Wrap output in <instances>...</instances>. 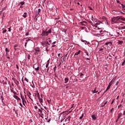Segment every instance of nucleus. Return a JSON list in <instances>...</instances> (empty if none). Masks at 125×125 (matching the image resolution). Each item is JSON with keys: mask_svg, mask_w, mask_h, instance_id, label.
<instances>
[{"mask_svg": "<svg viewBox=\"0 0 125 125\" xmlns=\"http://www.w3.org/2000/svg\"><path fill=\"white\" fill-rule=\"evenodd\" d=\"M52 32V30H51V28L48 29V30L47 29H46L45 30H42L41 35L42 37H47L49 34H51Z\"/></svg>", "mask_w": 125, "mask_h": 125, "instance_id": "nucleus-1", "label": "nucleus"}, {"mask_svg": "<svg viewBox=\"0 0 125 125\" xmlns=\"http://www.w3.org/2000/svg\"><path fill=\"white\" fill-rule=\"evenodd\" d=\"M41 44H42V46H43V47H45V48H48V45H47L48 44V41L46 40L41 42Z\"/></svg>", "mask_w": 125, "mask_h": 125, "instance_id": "nucleus-2", "label": "nucleus"}, {"mask_svg": "<svg viewBox=\"0 0 125 125\" xmlns=\"http://www.w3.org/2000/svg\"><path fill=\"white\" fill-rule=\"evenodd\" d=\"M111 20L112 22H114V23H118V22H119V19L118 17L112 18Z\"/></svg>", "mask_w": 125, "mask_h": 125, "instance_id": "nucleus-3", "label": "nucleus"}, {"mask_svg": "<svg viewBox=\"0 0 125 125\" xmlns=\"http://www.w3.org/2000/svg\"><path fill=\"white\" fill-rule=\"evenodd\" d=\"M113 83H114V81L113 80H111L106 88V90H109V89H110V87H111V85L113 84Z\"/></svg>", "mask_w": 125, "mask_h": 125, "instance_id": "nucleus-4", "label": "nucleus"}, {"mask_svg": "<svg viewBox=\"0 0 125 125\" xmlns=\"http://www.w3.org/2000/svg\"><path fill=\"white\" fill-rule=\"evenodd\" d=\"M118 21H121L122 20L123 21H125V18L123 17L122 16H118Z\"/></svg>", "mask_w": 125, "mask_h": 125, "instance_id": "nucleus-5", "label": "nucleus"}, {"mask_svg": "<svg viewBox=\"0 0 125 125\" xmlns=\"http://www.w3.org/2000/svg\"><path fill=\"white\" fill-rule=\"evenodd\" d=\"M92 92L93 94H94V93H97V92H98V89L96 87L94 90H92Z\"/></svg>", "mask_w": 125, "mask_h": 125, "instance_id": "nucleus-6", "label": "nucleus"}, {"mask_svg": "<svg viewBox=\"0 0 125 125\" xmlns=\"http://www.w3.org/2000/svg\"><path fill=\"white\" fill-rule=\"evenodd\" d=\"M13 80H14V82L17 85H18L19 84V81H18L16 79H14V78H12Z\"/></svg>", "mask_w": 125, "mask_h": 125, "instance_id": "nucleus-7", "label": "nucleus"}, {"mask_svg": "<svg viewBox=\"0 0 125 125\" xmlns=\"http://www.w3.org/2000/svg\"><path fill=\"white\" fill-rule=\"evenodd\" d=\"M27 16H28V13H27L26 12H25L22 15V17L23 18H26V17H27Z\"/></svg>", "mask_w": 125, "mask_h": 125, "instance_id": "nucleus-8", "label": "nucleus"}, {"mask_svg": "<svg viewBox=\"0 0 125 125\" xmlns=\"http://www.w3.org/2000/svg\"><path fill=\"white\" fill-rule=\"evenodd\" d=\"M14 98H15L17 100H19V101L21 100V99H20V98H19L18 96L14 95Z\"/></svg>", "mask_w": 125, "mask_h": 125, "instance_id": "nucleus-9", "label": "nucleus"}, {"mask_svg": "<svg viewBox=\"0 0 125 125\" xmlns=\"http://www.w3.org/2000/svg\"><path fill=\"white\" fill-rule=\"evenodd\" d=\"M94 27H95V28H96V30H101V28H99V27H98L97 25H96V24H94Z\"/></svg>", "mask_w": 125, "mask_h": 125, "instance_id": "nucleus-10", "label": "nucleus"}, {"mask_svg": "<svg viewBox=\"0 0 125 125\" xmlns=\"http://www.w3.org/2000/svg\"><path fill=\"white\" fill-rule=\"evenodd\" d=\"M21 98L22 100V102H24V101H25V102L26 103V100H25L24 97H23V96H22V94L21 93Z\"/></svg>", "mask_w": 125, "mask_h": 125, "instance_id": "nucleus-11", "label": "nucleus"}, {"mask_svg": "<svg viewBox=\"0 0 125 125\" xmlns=\"http://www.w3.org/2000/svg\"><path fill=\"white\" fill-rule=\"evenodd\" d=\"M35 51H36L37 52H40V51H41V50H40V48H39V47L35 48Z\"/></svg>", "mask_w": 125, "mask_h": 125, "instance_id": "nucleus-12", "label": "nucleus"}, {"mask_svg": "<svg viewBox=\"0 0 125 125\" xmlns=\"http://www.w3.org/2000/svg\"><path fill=\"white\" fill-rule=\"evenodd\" d=\"M68 82H69V78H65L64 79V83H68Z\"/></svg>", "mask_w": 125, "mask_h": 125, "instance_id": "nucleus-13", "label": "nucleus"}, {"mask_svg": "<svg viewBox=\"0 0 125 125\" xmlns=\"http://www.w3.org/2000/svg\"><path fill=\"white\" fill-rule=\"evenodd\" d=\"M33 67L34 69H35V71H39V70H40V67H39V66L37 68H35V65H33Z\"/></svg>", "mask_w": 125, "mask_h": 125, "instance_id": "nucleus-14", "label": "nucleus"}, {"mask_svg": "<svg viewBox=\"0 0 125 125\" xmlns=\"http://www.w3.org/2000/svg\"><path fill=\"white\" fill-rule=\"evenodd\" d=\"M20 4L21 5H24V4H25V2H24V1L20 2L19 3L18 5H20Z\"/></svg>", "mask_w": 125, "mask_h": 125, "instance_id": "nucleus-15", "label": "nucleus"}, {"mask_svg": "<svg viewBox=\"0 0 125 125\" xmlns=\"http://www.w3.org/2000/svg\"><path fill=\"white\" fill-rule=\"evenodd\" d=\"M35 96L38 97V98H40V93L39 92L35 93Z\"/></svg>", "mask_w": 125, "mask_h": 125, "instance_id": "nucleus-16", "label": "nucleus"}, {"mask_svg": "<svg viewBox=\"0 0 125 125\" xmlns=\"http://www.w3.org/2000/svg\"><path fill=\"white\" fill-rule=\"evenodd\" d=\"M47 101L49 104H50V102H51V99H50V98H48Z\"/></svg>", "mask_w": 125, "mask_h": 125, "instance_id": "nucleus-17", "label": "nucleus"}, {"mask_svg": "<svg viewBox=\"0 0 125 125\" xmlns=\"http://www.w3.org/2000/svg\"><path fill=\"white\" fill-rule=\"evenodd\" d=\"M49 63H50L49 60H48L47 61V64H46V68L48 67V65H49Z\"/></svg>", "mask_w": 125, "mask_h": 125, "instance_id": "nucleus-18", "label": "nucleus"}, {"mask_svg": "<svg viewBox=\"0 0 125 125\" xmlns=\"http://www.w3.org/2000/svg\"><path fill=\"white\" fill-rule=\"evenodd\" d=\"M123 43H124V41H118V43L119 44H122Z\"/></svg>", "mask_w": 125, "mask_h": 125, "instance_id": "nucleus-19", "label": "nucleus"}, {"mask_svg": "<svg viewBox=\"0 0 125 125\" xmlns=\"http://www.w3.org/2000/svg\"><path fill=\"white\" fill-rule=\"evenodd\" d=\"M92 119H93V120H94L95 121V120H96V116H95V115H92Z\"/></svg>", "mask_w": 125, "mask_h": 125, "instance_id": "nucleus-20", "label": "nucleus"}, {"mask_svg": "<svg viewBox=\"0 0 125 125\" xmlns=\"http://www.w3.org/2000/svg\"><path fill=\"white\" fill-rule=\"evenodd\" d=\"M123 115V114H122V113H120L118 115V120H119V119H120V118H121V116Z\"/></svg>", "mask_w": 125, "mask_h": 125, "instance_id": "nucleus-21", "label": "nucleus"}, {"mask_svg": "<svg viewBox=\"0 0 125 125\" xmlns=\"http://www.w3.org/2000/svg\"><path fill=\"white\" fill-rule=\"evenodd\" d=\"M46 120L48 123H49V122H50V121H51V118L48 119V117H47V118H46Z\"/></svg>", "mask_w": 125, "mask_h": 125, "instance_id": "nucleus-22", "label": "nucleus"}, {"mask_svg": "<svg viewBox=\"0 0 125 125\" xmlns=\"http://www.w3.org/2000/svg\"><path fill=\"white\" fill-rule=\"evenodd\" d=\"M84 52V53H85L86 54V55L88 56V57H89V55L88 54V52H87V51H86V50H85Z\"/></svg>", "mask_w": 125, "mask_h": 125, "instance_id": "nucleus-23", "label": "nucleus"}, {"mask_svg": "<svg viewBox=\"0 0 125 125\" xmlns=\"http://www.w3.org/2000/svg\"><path fill=\"white\" fill-rule=\"evenodd\" d=\"M68 120V122H70L71 121V116H69L66 119H65V121H67Z\"/></svg>", "mask_w": 125, "mask_h": 125, "instance_id": "nucleus-24", "label": "nucleus"}, {"mask_svg": "<svg viewBox=\"0 0 125 125\" xmlns=\"http://www.w3.org/2000/svg\"><path fill=\"white\" fill-rule=\"evenodd\" d=\"M106 48H104V47H101V49H99V51H102V50H104V49H105Z\"/></svg>", "mask_w": 125, "mask_h": 125, "instance_id": "nucleus-25", "label": "nucleus"}, {"mask_svg": "<svg viewBox=\"0 0 125 125\" xmlns=\"http://www.w3.org/2000/svg\"><path fill=\"white\" fill-rule=\"evenodd\" d=\"M80 52H81V50H79L78 52L75 53L74 55H79Z\"/></svg>", "mask_w": 125, "mask_h": 125, "instance_id": "nucleus-26", "label": "nucleus"}, {"mask_svg": "<svg viewBox=\"0 0 125 125\" xmlns=\"http://www.w3.org/2000/svg\"><path fill=\"white\" fill-rule=\"evenodd\" d=\"M5 51L6 52V54H7V52H9L10 50L7 48H5Z\"/></svg>", "mask_w": 125, "mask_h": 125, "instance_id": "nucleus-27", "label": "nucleus"}, {"mask_svg": "<svg viewBox=\"0 0 125 125\" xmlns=\"http://www.w3.org/2000/svg\"><path fill=\"white\" fill-rule=\"evenodd\" d=\"M83 116H84V114H82V116L79 118L80 120H82V119H83Z\"/></svg>", "mask_w": 125, "mask_h": 125, "instance_id": "nucleus-28", "label": "nucleus"}, {"mask_svg": "<svg viewBox=\"0 0 125 125\" xmlns=\"http://www.w3.org/2000/svg\"><path fill=\"white\" fill-rule=\"evenodd\" d=\"M100 30H99L98 32H99V33L100 34H103V31H102V28H101V29H99Z\"/></svg>", "mask_w": 125, "mask_h": 125, "instance_id": "nucleus-29", "label": "nucleus"}, {"mask_svg": "<svg viewBox=\"0 0 125 125\" xmlns=\"http://www.w3.org/2000/svg\"><path fill=\"white\" fill-rule=\"evenodd\" d=\"M37 13L40 14V13H41V9H38Z\"/></svg>", "mask_w": 125, "mask_h": 125, "instance_id": "nucleus-30", "label": "nucleus"}, {"mask_svg": "<svg viewBox=\"0 0 125 125\" xmlns=\"http://www.w3.org/2000/svg\"><path fill=\"white\" fill-rule=\"evenodd\" d=\"M7 31V30L6 29L3 30L2 34H4V33H6Z\"/></svg>", "mask_w": 125, "mask_h": 125, "instance_id": "nucleus-31", "label": "nucleus"}, {"mask_svg": "<svg viewBox=\"0 0 125 125\" xmlns=\"http://www.w3.org/2000/svg\"><path fill=\"white\" fill-rule=\"evenodd\" d=\"M27 96H28V97H30V96H31V93H30L29 92H28Z\"/></svg>", "mask_w": 125, "mask_h": 125, "instance_id": "nucleus-32", "label": "nucleus"}, {"mask_svg": "<svg viewBox=\"0 0 125 125\" xmlns=\"http://www.w3.org/2000/svg\"><path fill=\"white\" fill-rule=\"evenodd\" d=\"M81 42H87V41H84L83 39H81Z\"/></svg>", "mask_w": 125, "mask_h": 125, "instance_id": "nucleus-33", "label": "nucleus"}, {"mask_svg": "<svg viewBox=\"0 0 125 125\" xmlns=\"http://www.w3.org/2000/svg\"><path fill=\"white\" fill-rule=\"evenodd\" d=\"M0 98H1V101L4 100V98H3V96H1L0 97Z\"/></svg>", "mask_w": 125, "mask_h": 125, "instance_id": "nucleus-34", "label": "nucleus"}, {"mask_svg": "<svg viewBox=\"0 0 125 125\" xmlns=\"http://www.w3.org/2000/svg\"><path fill=\"white\" fill-rule=\"evenodd\" d=\"M53 70H54V72H55V71H56V65H55V67H54Z\"/></svg>", "mask_w": 125, "mask_h": 125, "instance_id": "nucleus-35", "label": "nucleus"}, {"mask_svg": "<svg viewBox=\"0 0 125 125\" xmlns=\"http://www.w3.org/2000/svg\"><path fill=\"white\" fill-rule=\"evenodd\" d=\"M39 111L40 114H42V109H41L40 108H39Z\"/></svg>", "mask_w": 125, "mask_h": 125, "instance_id": "nucleus-36", "label": "nucleus"}, {"mask_svg": "<svg viewBox=\"0 0 125 125\" xmlns=\"http://www.w3.org/2000/svg\"><path fill=\"white\" fill-rule=\"evenodd\" d=\"M100 23L101 22H97L95 25H96V26H98V25H100Z\"/></svg>", "mask_w": 125, "mask_h": 125, "instance_id": "nucleus-37", "label": "nucleus"}, {"mask_svg": "<svg viewBox=\"0 0 125 125\" xmlns=\"http://www.w3.org/2000/svg\"><path fill=\"white\" fill-rule=\"evenodd\" d=\"M84 23H85V21H83V22H81V23L82 25H83L84 26V24H83Z\"/></svg>", "mask_w": 125, "mask_h": 125, "instance_id": "nucleus-38", "label": "nucleus"}, {"mask_svg": "<svg viewBox=\"0 0 125 125\" xmlns=\"http://www.w3.org/2000/svg\"><path fill=\"white\" fill-rule=\"evenodd\" d=\"M39 15H40V14H39V13L38 14V13L36 12V14L35 15V17L37 18L38 17V16Z\"/></svg>", "mask_w": 125, "mask_h": 125, "instance_id": "nucleus-39", "label": "nucleus"}, {"mask_svg": "<svg viewBox=\"0 0 125 125\" xmlns=\"http://www.w3.org/2000/svg\"><path fill=\"white\" fill-rule=\"evenodd\" d=\"M125 60L124 61V62L122 63V66H125Z\"/></svg>", "mask_w": 125, "mask_h": 125, "instance_id": "nucleus-40", "label": "nucleus"}, {"mask_svg": "<svg viewBox=\"0 0 125 125\" xmlns=\"http://www.w3.org/2000/svg\"><path fill=\"white\" fill-rule=\"evenodd\" d=\"M24 80L26 81L27 83H29V80L27 79L26 78H25Z\"/></svg>", "mask_w": 125, "mask_h": 125, "instance_id": "nucleus-41", "label": "nucleus"}, {"mask_svg": "<svg viewBox=\"0 0 125 125\" xmlns=\"http://www.w3.org/2000/svg\"><path fill=\"white\" fill-rule=\"evenodd\" d=\"M27 43H28V42H25L24 46H25V48H26V47H27Z\"/></svg>", "mask_w": 125, "mask_h": 125, "instance_id": "nucleus-42", "label": "nucleus"}, {"mask_svg": "<svg viewBox=\"0 0 125 125\" xmlns=\"http://www.w3.org/2000/svg\"><path fill=\"white\" fill-rule=\"evenodd\" d=\"M30 57H31V56H30V55H28L27 58H28V60H29Z\"/></svg>", "mask_w": 125, "mask_h": 125, "instance_id": "nucleus-43", "label": "nucleus"}, {"mask_svg": "<svg viewBox=\"0 0 125 125\" xmlns=\"http://www.w3.org/2000/svg\"><path fill=\"white\" fill-rule=\"evenodd\" d=\"M109 59L111 60L112 59V56H111V55H109Z\"/></svg>", "mask_w": 125, "mask_h": 125, "instance_id": "nucleus-44", "label": "nucleus"}, {"mask_svg": "<svg viewBox=\"0 0 125 125\" xmlns=\"http://www.w3.org/2000/svg\"><path fill=\"white\" fill-rule=\"evenodd\" d=\"M8 32H11V27L8 28Z\"/></svg>", "mask_w": 125, "mask_h": 125, "instance_id": "nucleus-45", "label": "nucleus"}, {"mask_svg": "<svg viewBox=\"0 0 125 125\" xmlns=\"http://www.w3.org/2000/svg\"><path fill=\"white\" fill-rule=\"evenodd\" d=\"M123 29H124L123 27H120L119 28V30H123Z\"/></svg>", "mask_w": 125, "mask_h": 125, "instance_id": "nucleus-46", "label": "nucleus"}, {"mask_svg": "<svg viewBox=\"0 0 125 125\" xmlns=\"http://www.w3.org/2000/svg\"><path fill=\"white\" fill-rule=\"evenodd\" d=\"M10 90H11V92H13V93L15 91H14L13 89H10Z\"/></svg>", "mask_w": 125, "mask_h": 125, "instance_id": "nucleus-47", "label": "nucleus"}, {"mask_svg": "<svg viewBox=\"0 0 125 125\" xmlns=\"http://www.w3.org/2000/svg\"><path fill=\"white\" fill-rule=\"evenodd\" d=\"M16 66L17 69H18V70L19 69V66H18V65L16 64Z\"/></svg>", "mask_w": 125, "mask_h": 125, "instance_id": "nucleus-48", "label": "nucleus"}, {"mask_svg": "<svg viewBox=\"0 0 125 125\" xmlns=\"http://www.w3.org/2000/svg\"><path fill=\"white\" fill-rule=\"evenodd\" d=\"M114 110V108H112L110 110V113H113V110Z\"/></svg>", "mask_w": 125, "mask_h": 125, "instance_id": "nucleus-49", "label": "nucleus"}, {"mask_svg": "<svg viewBox=\"0 0 125 125\" xmlns=\"http://www.w3.org/2000/svg\"><path fill=\"white\" fill-rule=\"evenodd\" d=\"M115 102V99L113 100V101L111 102V104H113Z\"/></svg>", "mask_w": 125, "mask_h": 125, "instance_id": "nucleus-50", "label": "nucleus"}, {"mask_svg": "<svg viewBox=\"0 0 125 125\" xmlns=\"http://www.w3.org/2000/svg\"><path fill=\"white\" fill-rule=\"evenodd\" d=\"M35 55H38V54H39V53H38V52H36L35 53H34Z\"/></svg>", "mask_w": 125, "mask_h": 125, "instance_id": "nucleus-51", "label": "nucleus"}, {"mask_svg": "<svg viewBox=\"0 0 125 125\" xmlns=\"http://www.w3.org/2000/svg\"><path fill=\"white\" fill-rule=\"evenodd\" d=\"M25 36H29V32H27V33L25 34Z\"/></svg>", "mask_w": 125, "mask_h": 125, "instance_id": "nucleus-52", "label": "nucleus"}, {"mask_svg": "<svg viewBox=\"0 0 125 125\" xmlns=\"http://www.w3.org/2000/svg\"><path fill=\"white\" fill-rule=\"evenodd\" d=\"M122 107V104H120L118 106V108H121Z\"/></svg>", "mask_w": 125, "mask_h": 125, "instance_id": "nucleus-53", "label": "nucleus"}, {"mask_svg": "<svg viewBox=\"0 0 125 125\" xmlns=\"http://www.w3.org/2000/svg\"><path fill=\"white\" fill-rule=\"evenodd\" d=\"M39 102H40V103H42V100H40L39 101Z\"/></svg>", "mask_w": 125, "mask_h": 125, "instance_id": "nucleus-54", "label": "nucleus"}, {"mask_svg": "<svg viewBox=\"0 0 125 125\" xmlns=\"http://www.w3.org/2000/svg\"><path fill=\"white\" fill-rule=\"evenodd\" d=\"M20 106H21V107H23V105L21 103H20Z\"/></svg>", "mask_w": 125, "mask_h": 125, "instance_id": "nucleus-55", "label": "nucleus"}, {"mask_svg": "<svg viewBox=\"0 0 125 125\" xmlns=\"http://www.w3.org/2000/svg\"><path fill=\"white\" fill-rule=\"evenodd\" d=\"M2 104L3 106H6V104L4 103H2Z\"/></svg>", "mask_w": 125, "mask_h": 125, "instance_id": "nucleus-56", "label": "nucleus"}, {"mask_svg": "<svg viewBox=\"0 0 125 125\" xmlns=\"http://www.w3.org/2000/svg\"><path fill=\"white\" fill-rule=\"evenodd\" d=\"M87 60H90V57L89 58H86Z\"/></svg>", "mask_w": 125, "mask_h": 125, "instance_id": "nucleus-57", "label": "nucleus"}, {"mask_svg": "<svg viewBox=\"0 0 125 125\" xmlns=\"http://www.w3.org/2000/svg\"><path fill=\"white\" fill-rule=\"evenodd\" d=\"M35 109H36V110H37V109H38V106H35L34 107Z\"/></svg>", "mask_w": 125, "mask_h": 125, "instance_id": "nucleus-58", "label": "nucleus"}, {"mask_svg": "<svg viewBox=\"0 0 125 125\" xmlns=\"http://www.w3.org/2000/svg\"><path fill=\"white\" fill-rule=\"evenodd\" d=\"M30 40V39H28L27 40H26V42H29Z\"/></svg>", "mask_w": 125, "mask_h": 125, "instance_id": "nucleus-59", "label": "nucleus"}, {"mask_svg": "<svg viewBox=\"0 0 125 125\" xmlns=\"http://www.w3.org/2000/svg\"><path fill=\"white\" fill-rule=\"evenodd\" d=\"M13 93H14V94H16V95L17 94V93H16V92H15V91H14Z\"/></svg>", "mask_w": 125, "mask_h": 125, "instance_id": "nucleus-60", "label": "nucleus"}, {"mask_svg": "<svg viewBox=\"0 0 125 125\" xmlns=\"http://www.w3.org/2000/svg\"><path fill=\"white\" fill-rule=\"evenodd\" d=\"M55 43H56V42H54L52 43V44H55Z\"/></svg>", "mask_w": 125, "mask_h": 125, "instance_id": "nucleus-61", "label": "nucleus"}, {"mask_svg": "<svg viewBox=\"0 0 125 125\" xmlns=\"http://www.w3.org/2000/svg\"><path fill=\"white\" fill-rule=\"evenodd\" d=\"M117 3H120V0H117Z\"/></svg>", "mask_w": 125, "mask_h": 125, "instance_id": "nucleus-62", "label": "nucleus"}, {"mask_svg": "<svg viewBox=\"0 0 125 125\" xmlns=\"http://www.w3.org/2000/svg\"><path fill=\"white\" fill-rule=\"evenodd\" d=\"M82 76H83V73H81L80 77H82Z\"/></svg>", "mask_w": 125, "mask_h": 125, "instance_id": "nucleus-63", "label": "nucleus"}, {"mask_svg": "<svg viewBox=\"0 0 125 125\" xmlns=\"http://www.w3.org/2000/svg\"><path fill=\"white\" fill-rule=\"evenodd\" d=\"M123 115L125 116V111H124L123 112Z\"/></svg>", "mask_w": 125, "mask_h": 125, "instance_id": "nucleus-64", "label": "nucleus"}]
</instances>
